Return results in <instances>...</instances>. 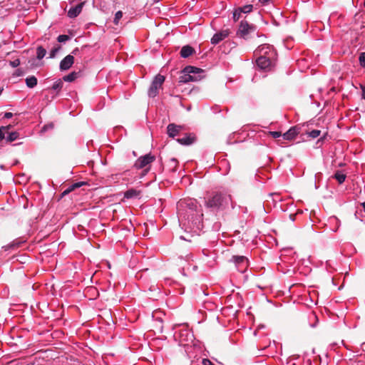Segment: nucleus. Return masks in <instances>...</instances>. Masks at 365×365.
I'll list each match as a JSON object with an SVG mask.
<instances>
[{"label":"nucleus","mask_w":365,"mask_h":365,"mask_svg":"<svg viewBox=\"0 0 365 365\" xmlns=\"http://www.w3.org/2000/svg\"><path fill=\"white\" fill-rule=\"evenodd\" d=\"M78 48H75V49L72 51V53L76 55V54L77 53V52H78Z\"/></svg>","instance_id":"nucleus-51"},{"label":"nucleus","mask_w":365,"mask_h":365,"mask_svg":"<svg viewBox=\"0 0 365 365\" xmlns=\"http://www.w3.org/2000/svg\"><path fill=\"white\" fill-rule=\"evenodd\" d=\"M61 49V46L57 45L56 47H54L50 52V58H53L56 56V53L59 51Z\"/></svg>","instance_id":"nucleus-31"},{"label":"nucleus","mask_w":365,"mask_h":365,"mask_svg":"<svg viewBox=\"0 0 365 365\" xmlns=\"http://www.w3.org/2000/svg\"><path fill=\"white\" fill-rule=\"evenodd\" d=\"M203 365H215L210 360L208 359H203L202 361Z\"/></svg>","instance_id":"nucleus-40"},{"label":"nucleus","mask_w":365,"mask_h":365,"mask_svg":"<svg viewBox=\"0 0 365 365\" xmlns=\"http://www.w3.org/2000/svg\"><path fill=\"white\" fill-rule=\"evenodd\" d=\"M2 91H3V88H0V95L1 94Z\"/></svg>","instance_id":"nucleus-55"},{"label":"nucleus","mask_w":365,"mask_h":365,"mask_svg":"<svg viewBox=\"0 0 365 365\" xmlns=\"http://www.w3.org/2000/svg\"><path fill=\"white\" fill-rule=\"evenodd\" d=\"M5 138V132L0 128V141Z\"/></svg>","instance_id":"nucleus-44"},{"label":"nucleus","mask_w":365,"mask_h":365,"mask_svg":"<svg viewBox=\"0 0 365 365\" xmlns=\"http://www.w3.org/2000/svg\"><path fill=\"white\" fill-rule=\"evenodd\" d=\"M259 1L262 4L264 5V4H269V3L271 1V0H259Z\"/></svg>","instance_id":"nucleus-48"},{"label":"nucleus","mask_w":365,"mask_h":365,"mask_svg":"<svg viewBox=\"0 0 365 365\" xmlns=\"http://www.w3.org/2000/svg\"><path fill=\"white\" fill-rule=\"evenodd\" d=\"M361 205L365 206V202H364L361 203Z\"/></svg>","instance_id":"nucleus-56"},{"label":"nucleus","mask_w":365,"mask_h":365,"mask_svg":"<svg viewBox=\"0 0 365 365\" xmlns=\"http://www.w3.org/2000/svg\"><path fill=\"white\" fill-rule=\"evenodd\" d=\"M180 239L187 240V241H190V240H187L185 236H180Z\"/></svg>","instance_id":"nucleus-52"},{"label":"nucleus","mask_w":365,"mask_h":365,"mask_svg":"<svg viewBox=\"0 0 365 365\" xmlns=\"http://www.w3.org/2000/svg\"><path fill=\"white\" fill-rule=\"evenodd\" d=\"M255 55L258 57H264L269 59H277V52L274 48L269 44H262L258 46L255 51Z\"/></svg>","instance_id":"nucleus-5"},{"label":"nucleus","mask_w":365,"mask_h":365,"mask_svg":"<svg viewBox=\"0 0 365 365\" xmlns=\"http://www.w3.org/2000/svg\"><path fill=\"white\" fill-rule=\"evenodd\" d=\"M180 225L186 232L199 235L203 228L202 210L198 207H185L184 211L178 210Z\"/></svg>","instance_id":"nucleus-1"},{"label":"nucleus","mask_w":365,"mask_h":365,"mask_svg":"<svg viewBox=\"0 0 365 365\" xmlns=\"http://www.w3.org/2000/svg\"><path fill=\"white\" fill-rule=\"evenodd\" d=\"M179 202L181 204H185L187 206L194 205V202L191 199H189L188 200H185L184 201H182V200H180Z\"/></svg>","instance_id":"nucleus-38"},{"label":"nucleus","mask_w":365,"mask_h":365,"mask_svg":"<svg viewBox=\"0 0 365 365\" xmlns=\"http://www.w3.org/2000/svg\"><path fill=\"white\" fill-rule=\"evenodd\" d=\"M141 195V191L136 189H129L124 193V198L127 199H136L140 198Z\"/></svg>","instance_id":"nucleus-17"},{"label":"nucleus","mask_w":365,"mask_h":365,"mask_svg":"<svg viewBox=\"0 0 365 365\" xmlns=\"http://www.w3.org/2000/svg\"><path fill=\"white\" fill-rule=\"evenodd\" d=\"M241 13L242 12H240V10L239 9L235 11L233 13V19L235 21H237L240 19Z\"/></svg>","instance_id":"nucleus-36"},{"label":"nucleus","mask_w":365,"mask_h":365,"mask_svg":"<svg viewBox=\"0 0 365 365\" xmlns=\"http://www.w3.org/2000/svg\"><path fill=\"white\" fill-rule=\"evenodd\" d=\"M195 51L194 48H192L190 46H184L180 50V56L182 58H188L189 56H192L193 53H195Z\"/></svg>","instance_id":"nucleus-18"},{"label":"nucleus","mask_w":365,"mask_h":365,"mask_svg":"<svg viewBox=\"0 0 365 365\" xmlns=\"http://www.w3.org/2000/svg\"><path fill=\"white\" fill-rule=\"evenodd\" d=\"M361 88L362 91V98L365 100V86H361Z\"/></svg>","instance_id":"nucleus-47"},{"label":"nucleus","mask_w":365,"mask_h":365,"mask_svg":"<svg viewBox=\"0 0 365 365\" xmlns=\"http://www.w3.org/2000/svg\"><path fill=\"white\" fill-rule=\"evenodd\" d=\"M21 200H22V201H21V203H24V205H25L26 204H29V200H28L25 196H24V195H23V196H21Z\"/></svg>","instance_id":"nucleus-43"},{"label":"nucleus","mask_w":365,"mask_h":365,"mask_svg":"<svg viewBox=\"0 0 365 365\" xmlns=\"http://www.w3.org/2000/svg\"><path fill=\"white\" fill-rule=\"evenodd\" d=\"M155 158L150 154L139 158L135 163L134 167L136 169H143L155 160Z\"/></svg>","instance_id":"nucleus-9"},{"label":"nucleus","mask_w":365,"mask_h":365,"mask_svg":"<svg viewBox=\"0 0 365 365\" xmlns=\"http://www.w3.org/2000/svg\"><path fill=\"white\" fill-rule=\"evenodd\" d=\"M9 64L12 67L16 68L20 65V60L19 58H17V59H15L14 61H11L9 62Z\"/></svg>","instance_id":"nucleus-37"},{"label":"nucleus","mask_w":365,"mask_h":365,"mask_svg":"<svg viewBox=\"0 0 365 365\" xmlns=\"http://www.w3.org/2000/svg\"><path fill=\"white\" fill-rule=\"evenodd\" d=\"M175 337L178 339L180 346H186L193 342L194 334L188 329L183 327L178 333L175 334Z\"/></svg>","instance_id":"nucleus-4"},{"label":"nucleus","mask_w":365,"mask_h":365,"mask_svg":"<svg viewBox=\"0 0 365 365\" xmlns=\"http://www.w3.org/2000/svg\"><path fill=\"white\" fill-rule=\"evenodd\" d=\"M229 204H232L230 195L216 193L212 199L209 200L207 205H228Z\"/></svg>","instance_id":"nucleus-6"},{"label":"nucleus","mask_w":365,"mask_h":365,"mask_svg":"<svg viewBox=\"0 0 365 365\" xmlns=\"http://www.w3.org/2000/svg\"><path fill=\"white\" fill-rule=\"evenodd\" d=\"M359 63L361 67H365V52H362L360 53L359 58Z\"/></svg>","instance_id":"nucleus-32"},{"label":"nucleus","mask_w":365,"mask_h":365,"mask_svg":"<svg viewBox=\"0 0 365 365\" xmlns=\"http://www.w3.org/2000/svg\"><path fill=\"white\" fill-rule=\"evenodd\" d=\"M269 198L272 200V203L275 205L277 203L282 201V198L277 193H272L269 196Z\"/></svg>","instance_id":"nucleus-23"},{"label":"nucleus","mask_w":365,"mask_h":365,"mask_svg":"<svg viewBox=\"0 0 365 365\" xmlns=\"http://www.w3.org/2000/svg\"><path fill=\"white\" fill-rule=\"evenodd\" d=\"M269 133L273 138H278L282 136L281 132L279 131H270Z\"/></svg>","instance_id":"nucleus-35"},{"label":"nucleus","mask_w":365,"mask_h":365,"mask_svg":"<svg viewBox=\"0 0 365 365\" xmlns=\"http://www.w3.org/2000/svg\"><path fill=\"white\" fill-rule=\"evenodd\" d=\"M252 8H253V6L252 4H248V5L244 6L241 8H239V10H240V12H242V13L247 14V13H250V11H252Z\"/></svg>","instance_id":"nucleus-26"},{"label":"nucleus","mask_w":365,"mask_h":365,"mask_svg":"<svg viewBox=\"0 0 365 365\" xmlns=\"http://www.w3.org/2000/svg\"><path fill=\"white\" fill-rule=\"evenodd\" d=\"M69 39H70V36L68 35H60L57 38L58 41L60 43L65 42Z\"/></svg>","instance_id":"nucleus-33"},{"label":"nucleus","mask_w":365,"mask_h":365,"mask_svg":"<svg viewBox=\"0 0 365 365\" xmlns=\"http://www.w3.org/2000/svg\"><path fill=\"white\" fill-rule=\"evenodd\" d=\"M334 178L339 182V184H341L344 182L346 179V175L342 173L340 171H337L335 174Z\"/></svg>","instance_id":"nucleus-24"},{"label":"nucleus","mask_w":365,"mask_h":365,"mask_svg":"<svg viewBox=\"0 0 365 365\" xmlns=\"http://www.w3.org/2000/svg\"><path fill=\"white\" fill-rule=\"evenodd\" d=\"M303 213V210H299V209H297L295 210V213H293V212H291L289 215V219L292 220V221H294L295 220V217L299 214H302Z\"/></svg>","instance_id":"nucleus-30"},{"label":"nucleus","mask_w":365,"mask_h":365,"mask_svg":"<svg viewBox=\"0 0 365 365\" xmlns=\"http://www.w3.org/2000/svg\"><path fill=\"white\" fill-rule=\"evenodd\" d=\"M170 165L173 166V168H175L178 165V161L175 158H171L170 160Z\"/></svg>","instance_id":"nucleus-39"},{"label":"nucleus","mask_w":365,"mask_h":365,"mask_svg":"<svg viewBox=\"0 0 365 365\" xmlns=\"http://www.w3.org/2000/svg\"><path fill=\"white\" fill-rule=\"evenodd\" d=\"M196 140V137L192 134H187L185 137L182 138H178L177 141L183 145H190L192 144Z\"/></svg>","instance_id":"nucleus-15"},{"label":"nucleus","mask_w":365,"mask_h":365,"mask_svg":"<svg viewBox=\"0 0 365 365\" xmlns=\"http://www.w3.org/2000/svg\"><path fill=\"white\" fill-rule=\"evenodd\" d=\"M85 182H78L70 185L65 190L61 193V197L69 194L71 192L75 191L76 189L81 187V186L86 185Z\"/></svg>","instance_id":"nucleus-16"},{"label":"nucleus","mask_w":365,"mask_h":365,"mask_svg":"<svg viewBox=\"0 0 365 365\" xmlns=\"http://www.w3.org/2000/svg\"><path fill=\"white\" fill-rule=\"evenodd\" d=\"M361 346L363 351H365V342H363Z\"/></svg>","instance_id":"nucleus-50"},{"label":"nucleus","mask_w":365,"mask_h":365,"mask_svg":"<svg viewBox=\"0 0 365 365\" xmlns=\"http://www.w3.org/2000/svg\"><path fill=\"white\" fill-rule=\"evenodd\" d=\"M300 128L298 126H293L282 135V138L277 140V143L282 145L284 140H292L299 133Z\"/></svg>","instance_id":"nucleus-8"},{"label":"nucleus","mask_w":365,"mask_h":365,"mask_svg":"<svg viewBox=\"0 0 365 365\" xmlns=\"http://www.w3.org/2000/svg\"><path fill=\"white\" fill-rule=\"evenodd\" d=\"M11 128V125H8V126H1V128H2V130L6 133H8V130L10 129Z\"/></svg>","instance_id":"nucleus-45"},{"label":"nucleus","mask_w":365,"mask_h":365,"mask_svg":"<svg viewBox=\"0 0 365 365\" xmlns=\"http://www.w3.org/2000/svg\"><path fill=\"white\" fill-rule=\"evenodd\" d=\"M81 75V72L73 71L69 74L64 76L63 80L67 82H72L78 78Z\"/></svg>","instance_id":"nucleus-20"},{"label":"nucleus","mask_w":365,"mask_h":365,"mask_svg":"<svg viewBox=\"0 0 365 365\" xmlns=\"http://www.w3.org/2000/svg\"><path fill=\"white\" fill-rule=\"evenodd\" d=\"M83 5L84 2H81L75 6L70 8V9L68 11V16L70 18L76 17L81 12Z\"/></svg>","instance_id":"nucleus-14"},{"label":"nucleus","mask_w":365,"mask_h":365,"mask_svg":"<svg viewBox=\"0 0 365 365\" xmlns=\"http://www.w3.org/2000/svg\"><path fill=\"white\" fill-rule=\"evenodd\" d=\"M364 6H365V0H364Z\"/></svg>","instance_id":"nucleus-58"},{"label":"nucleus","mask_w":365,"mask_h":365,"mask_svg":"<svg viewBox=\"0 0 365 365\" xmlns=\"http://www.w3.org/2000/svg\"><path fill=\"white\" fill-rule=\"evenodd\" d=\"M19 137V133L17 132H11L9 133L7 137L6 138V140L8 143H11L16 140Z\"/></svg>","instance_id":"nucleus-25"},{"label":"nucleus","mask_w":365,"mask_h":365,"mask_svg":"<svg viewBox=\"0 0 365 365\" xmlns=\"http://www.w3.org/2000/svg\"><path fill=\"white\" fill-rule=\"evenodd\" d=\"M256 30V26L249 24L247 21H242L239 25L237 36L247 40L252 34H255Z\"/></svg>","instance_id":"nucleus-3"},{"label":"nucleus","mask_w":365,"mask_h":365,"mask_svg":"<svg viewBox=\"0 0 365 365\" xmlns=\"http://www.w3.org/2000/svg\"><path fill=\"white\" fill-rule=\"evenodd\" d=\"M1 47V44L0 43V48Z\"/></svg>","instance_id":"nucleus-59"},{"label":"nucleus","mask_w":365,"mask_h":365,"mask_svg":"<svg viewBox=\"0 0 365 365\" xmlns=\"http://www.w3.org/2000/svg\"><path fill=\"white\" fill-rule=\"evenodd\" d=\"M276 59H269L264 57H258L256 60L257 66L262 70H269L275 63Z\"/></svg>","instance_id":"nucleus-10"},{"label":"nucleus","mask_w":365,"mask_h":365,"mask_svg":"<svg viewBox=\"0 0 365 365\" xmlns=\"http://www.w3.org/2000/svg\"><path fill=\"white\" fill-rule=\"evenodd\" d=\"M182 129V125H176L175 123H170L167 127V133L169 137L174 138L180 133Z\"/></svg>","instance_id":"nucleus-13"},{"label":"nucleus","mask_w":365,"mask_h":365,"mask_svg":"<svg viewBox=\"0 0 365 365\" xmlns=\"http://www.w3.org/2000/svg\"><path fill=\"white\" fill-rule=\"evenodd\" d=\"M22 244V242H19V241H14L12 243H11L10 245H8V248H15V247H19L21 246V245Z\"/></svg>","instance_id":"nucleus-34"},{"label":"nucleus","mask_w":365,"mask_h":365,"mask_svg":"<svg viewBox=\"0 0 365 365\" xmlns=\"http://www.w3.org/2000/svg\"><path fill=\"white\" fill-rule=\"evenodd\" d=\"M193 256L190 253V254H187L186 255L185 257H184V259L187 262H190V260L191 261H193V259H192Z\"/></svg>","instance_id":"nucleus-41"},{"label":"nucleus","mask_w":365,"mask_h":365,"mask_svg":"<svg viewBox=\"0 0 365 365\" xmlns=\"http://www.w3.org/2000/svg\"><path fill=\"white\" fill-rule=\"evenodd\" d=\"M148 171H149V168H145V169L143 170V174H142V175H146V174H147V173H148Z\"/></svg>","instance_id":"nucleus-49"},{"label":"nucleus","mask_w":365,"mask_h":365,"mask_svg":"<svg viewBox=\"0 0 365 365\" xmlns=\"http://www.w3.org/2000/svg\"><path fill=\"white\" fill-rule=\"evenodd\" d=\"M74 63V57L72 55H68L60 62L59 68L61 71L68 70Z\"/></svg>","instance_id":"nucleus-11"},{"label":"nucleus","mask_w":365,"mask_h":365,"mask_svg":"<svg viewBox=\"0 0 365 365\" xmlns=\"http://www.w3.org/2000/svg\"><path fill=\"white\" fill-rule=\"evenodd\" d=\"M23 74H24V72L21 71V69H19H19H17V70L14 72V76H22Z\"/></svg>","instance_id":"nucleus-42"},{"label":"nucleus","mask_w":365,"mask_h":365,"mask_svg":"<svg viewBox=\"0 0 365 365\" xmlns=\"http://www.w3.org/2000/svg\"><path fill=\"white\" fill-rule=\"evenodd\" d=\"M63 87V82L61 79L55 82L52 86V89L60 91Z\"/></svg>","instance_id":"nucleus-29"},{"label":"nucleus","mask_w":365,"mask_h":365,"mask_svg":"<svg viewBox=\"0 0 365 365\" xmlns=\"http://www.w3.org/2000/svg\"><path fill=\"white\" fill-rule=\"evenodd\" d=\"M123 16V12L121 11H118L115 13V17H114V20H113V23L115 24V25H118V23H119V21L120 20V19L122 18Z\"/></svg>","instance_id":"nucleus-28"},{"label":"nucleus","mask_w":365,"mask_h":365,"mask_svg":"<svg viewBox=\"0 0 365 365\" xmlns=\"http://www.w3.org/2000/svg\"><path fill=\"white\" fill-rule=\"evenodd\" d=\"M13 116L12 113L7 112L4 114L5 118H11Z\"/></svg>","instance_id":"nucleus-46"},{"label":"nucleus","mask_w":365,"mask_h":365,"mask_svg":"<svg viewBox=\"0 0 365 365\" xmlns=\"http://www.w3.org/2000/svg\"><path fill=\"white\" fill-rule=\"evenodd\" d=\"M267 202L268 203H272V200H267Z\"/></svg>","instance_id":"nucleus-54"},{"label":"nucleus","mask_w":365,"mask_h":365,"mask_svg":"<svg viewBox=\"0 0 365 365\" xmlns=\"http://www.w3.org/2000/svg\"><path fill=\"white\" fill-rule=\"evenodd\" d=\"M46 54V50L41 46H39L36 48V57L38 59H42Z\"/></svg>","instance_id":"nucleus-22"},{"label":"nucleus","mask_w":365,"mask_h":365,"mask_svg":"<svg viewBox=\"0 0 365 365\" xmlns=\"http://www.w3.org/2000/svg\"><path fill=\"white\" fill-rule=\"evenodd\" d=\"M164 81L165 77L160 74H158L155 77L148 91L149 97L154 98L158 95Z\"/></svg>","instance_id":"nucleus-7"},{"label":"nucleus","mask_w":365,"mask_h":365,"mask_svg":"<svg viewBox=\"0 0 365 365\" xmlns=\"http://www.w3.org/2000/svg\"><path fill=\"white\" fill-rule=\"evenodd\" d=\"M234 262L237 266H242V269H245L247 266V259L244 256H233L232 257Z\"/></svg>","instance_id":"nucleus-19"},{"label":"nucleus","mask_w":365,"mask_h":365,"mask_svg":"<svg viewBox=\"0 0 365 365\" xmlns=\"http://www.w3.org/2000/svg\"><path fill=\"white\" fill-rule=\"evenodd\" d=\"M37 78L32 76L26 78V84L29 88H34L37 85Z\"/></svg>","instance_id":"nucleus-21"},{"label":"nucleus","mask_w":365,"mask_h":365,"mask_svg":"<svg viewBox=\"0 0 365 365\" xmlns=\"http://www.w3.org/2000/svg\"><path fill=\"white\" fill-rule=\"evenodd\" d=\"M180 76V82L187 83L190 81H197L202 78L200 73H204V71L201 68L188 66H186Z\"/></svg>","instance_id":"nucleus-2"},{"label":"nucleus","mask_w":365,"mask_h":365,"mask_svg":"<svg viewBox=\"0 0 365 365\" xmlns=\"http://www.w3.org/2000/svg\"><path fill=\"white\" fill-rule=\"evenodd\" d=\"M324 137H322V138H320L319 139L318 142H319V141H322V140H324Z\"/></svg>","instance_id":"nucleus-53"},{"label":"nucleus","mask_w":365,"mask_h":365,"mask_svg":"<svg viewBox=\"0 0 365 365\" xmlns=\"http://www.w3.org/2000/svg\"><path fill=\"white\" fill-rule=\"evenodd\" d=\"M230 34V29H224L216 33L212 38H211V43L212 44H217L221 41L224 40L227 38Z\"/></svg>","instance_id":"nucleus-12"},{"label":"nucleus","mask_w":365,"mask_h":365,"mask_svg":"<svg viewBox=\"0 0 365 365\" xmlns=\"http://www.w3.org/2000/svg\"><path fill=\"white\" fill-rule=\"evenodd\" d=\"M309 137L312 138H316L317 137H319L321 134V130H312V131L310 132H308L307 133Z\"/></svg>","instance_id":"nucleus-27"},{"label":"nucleus","mask_w":365,"mask_h":365,"mask_svg":"<svg viewBox=\"0 0 365 365\" xmlns=\"http://www.w3.org/2000/svg\"><path fill=\"white\" fill-rule=\"evenodd\" d=\"M363 211L365 213V207H363Z\"/></svg>","instance_id":"nucleus-57"}]
</instances>
